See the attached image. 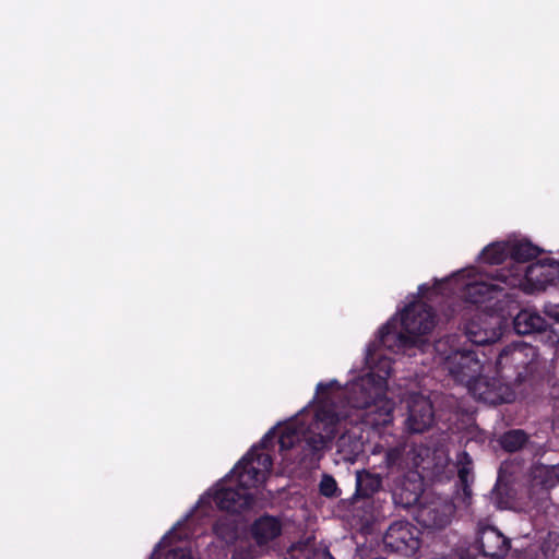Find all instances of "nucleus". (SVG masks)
Returning a JSON list of instances; mask_svg holds the SVG:
<instances>
[{
    "instance_id": "nucleus-19",
    "label": "nucleus",
    "mask_w": 559,
    "mask_h": 559,
    "mask_svg": "<svg viewBox=\"0 0 559 559\" xmlns=\"http://www.w3.org/2000/svg\"><path fill=\"white\" fill-rule=\"evenodd\" d=\"M236 525L229 519L218 521L214 526V534L223 542L229 543L236 537Z\"/></svg>"
},
{
    "instance_id": "nucleus-28",
    "label": "nucleus",
    "mask_w": 559,
    "mask_h": 559,
    "mask_svg": "<svg viewBox=\"0 0 559 559\" xmlns=\"http://www.w3.org/2000/svg\"><path fill=\"white\" fill-rule=\"evenodd\" d=\"M381 451H382V448L376 447L374 450L372 451V454L376 455V454L380 453Z\"/></svg>"
},
{
    "instance_id": "nucleus-14",
    "label": "nucleus",
    "mask_w": 559,
    "mask_h": 559,
    "mask_svg": "<svg viewBox=\"0 0 559 559\" xmlns=\"http://www.w3.org/2000/svg\"><path fill=\"white\" fill-rule=\"evenodd\" d=\"M479 544L486 556H503L508 548V539L495 527L486 526L479 530Z\"/></svg>"
},
{
    "instance_id": "nucleus-3",
    "label": "nucleus",
    "mask_w": 559,
    "mask_h": 559,
    "mask_svg": "<svg viewBox=\"0 0 559 559\" xmlns=\"http://www.w3.org/2000/svg\"><path fill=\"white\" fill-rule=\"evenodd\" d=\"M510 265L499 270L495 275L488 274L478 267L463 269L450 277L435 281L432 286L424 284L419 286L423 297L432 298L437 295H454L461 300L479 304L484 302L504 289L500 281V274L510 275L519 264L530 265L532 260L538 257L539 249L525 239H510Z\"/></svg>"
},
{
    "instance_id": "nucleus-1",
    "label": "nucleus",
    "mask_w": 559,
    "mask_h": 559,
    "mask_svg": "<svg viewBox=\"0 0 559 559\" xmlns=\"http://www.w3.org/2000/svg\"><path fill=\"white\" fill-rule=\"evenodd\" d=\"M435 328L431 309L423 301L407 305L392 317L367 347L362 374L343 388L336 380L319 382L313 401L289 420L277 425L281 452L301 449L300 461L329 448L345 420L364 419L385 426L393 420V404L385 397L392 371V354L426 349L427 335Z\"/></svg>"
},
{
    "instance_id": "nucleus-23",
    "label": "nucleus",
    "mask_w": 559,
    "mask_h": 559,
    "mask_svg": "<svg viewBox=\"0 0 559 559\" xmlns=\"http://www.w3.org/2000/svg\"><path fill=\"white\" fill-rule=\"evenodd\" d=\"M320 492L325 497H334L337 493V485L333 477L324 475L320 481Z\"/></svg>"
},
{
    "instance_id": "nucleus-16",
    "label": "nucleus",
    "mask_w": 559,
    "mask_h": 559,
    "mask_svg": "<svg viewBox=\"0 0 559 559\" xmlns=\"http://www.w3.org/2000/svg\"><path fill=\"white\" fill-rule=\"evenodd\" d=\"M510 240L507 241H498L488 245L483 249L478 259L481 263L485 264H499L504 261V259L510 255Z\"/></svg>"
},
{
    "instance_id": "nucleus-2",
    "label": "nucleus",
    "mask_w": 559,
    "mask_h": 559,
    "mask_svg": "<svg viewBox=\"0 0 559 559\" xmlns=\"http://www.w3.org/2000/svg\"><path fill=\"white\" fill-rule=\"evenodd\" d=\"M275 440L278 442L277 426L265 435L260 445L253 447L242 457L226 479L205 492L194 509L176 523L163 537L152 559H192L190 550L177 543L189 537L190 521L209 516L213 511V504L229 512H239L257 506L260 488L265 483L272 465L267 448Z\"/></svg>"
},
{
    "instance_id": "nucleus-5",
    "label": "nucleus",
    "mask_w": 559,
    "mask_h": 559,
    "mask_svg": "<svg viewBox=\"0 0 559 559\" xmlns=\"http://www.w3.org/2000/svg\"><path fill=\"white\" fill-rule=\"evenodd\" d=\"M504 288H520L525 293L546 289L548 285L559 283V262L543 260L530 265L519 264L510 275L500 274Z\"/></svg>"
},
{
    "instance_id": "nucleus-10",
    "label": "nucleus",
    "mask_w": 559,
    "mask_h": 559,
    "mask_svg": "<svg viewBox=\"0 0 559 559\" xmlns=\"http://www.w3.org/2000/svg\"><path fill=\"white\" fill-rule=\"evenodd\" d=\"M283 532L282 521L264 515L255 520L250 527V536L262 550H269Z\"/></svg>"
},
{
    "instance_id": "nucleus-11",
    "label": "nucleus",
    "mask_w": 559,
    "mask_h": 559,
    "mask_svg": "<svg viewBox=\"0 0 559 559\" xmlns=\"http://www.w3.org/2000/svg\"><path fill=\"white\" fill-rule=\"evenodd\" d=\"M454 514V506L449 502H432L419 509L417 520L426 527L443 528L450 524Z\"/></svg>"
},
{
    "instance_id": "nucleus-21",
    "label": "nucleus",
    "mask_w": 559,
    "mask_h": 559,
    "mask_svg": "<svg viewBox=\"0 0 559 559\" xmlns=\"http://www.w3.org/2000/svg\"><path fill=\"white\" fill-rule=\"evenodd\" d=\"M338 451L344 453L345 457L350 459L362 450L360 440H353L347 444L346 436H342L337 442Z\"/></svg>"
},
{
    "instance_id": "nucleus-6",
    "label": "nucleus",
    "mask_w": 559,
    "mask_h": 559,
    "mask_svg": "<svg viewBox=\"0 0 559 559\" xmlns=\"http://www.w3.org/2000/svg\"><path fill=\"white\" fill-rule=\"evenodd\" d=\"M559 481V466H534L521 502L497 501L500 509H516L523 511L538 510L543 508L549 498V489Z\"/></svg>"
},
{
    "instance_id": "nucleus-25",
    "label": "nucleus",
    "mask_w": 559,
    "mask_h": 559,
    "mask_svg": "<svg viewBox=\"0 0 559 559\" xmlns=\"http://www.w3.org/2000/svg\"><path fill=\"white\" fill-rule=\"evenodd\" d=\"M400 456V451L396 450V449H391V450H388L385 451V464L386 466H392L396 460L399 459Z\"/></svg>"
},
{
    "instance_id": "nucleus-27",
    "label": "nucleus",
    "mask_w": 559,
    "mask_h": 559,
    "mask_svg": "<svg viewBox=\"0 0 559 559\" xmlns=\"http://www.w3.org/2000/svg\"><path fill=\"white\" fill-rule=\"evenodd\" d=\"M545 312L548 317L559 321V305H547L545 307Z\"/></svg>"
},
{
    "instance_id": "nucleus-17",
    "label": "nucleus",
    "mask_w": 559,
    "mask_h": 559,
    "mask_svg": "<svg viewBox=\"0 0 559 559\" xmlns=\"http://www.w3.org/2000/svg\"><path fill=\"white\" fill-rule=\"evenodd\" d=\"M356 480L357 489L364 496H369L381 487V478L369 472H358Z\"/></svg>"
},
{
    "instance_id": "nucleus-8",
    "label": "nucleus",
    "mask_w": 559,
    "mask_h": 559,
    "mask_svg": "<svg viewBox=\"0 0 559 559\" xmlns=\"http://www.w3.org/2000/svg\"><path fill=\"white\" fill-rule=\"evenodd\" d=\"M419 532L403 521L393 523L386 531L383 542L388 548L406 556L414 555L419 548Z\"/></svg>"
},
{
    "instance_id": "nucleus-20",
    "label": "nucleus",
    "mask_w": 559,
    "mask_h": 559,
    "mask_svg": "<svg viewBox=\"0 0 559 559\" xmlns=\"http://www.w3.org/2000/svg\"><path fill=\"white\" fill-rule=\"evenodd\" d=\"M526 441V436L521 430H512L504 433L501 438V445L507 451H516L519 450Z\"/></svg>"
},
{
    "instance_id": "nucleus-4",
    "label": "nucleus",
    "mask_w": 559,
    "mask_h": 559,
    "mask_svg": "<svg viewBox=\"0 0 559 559\" xmlns=\"http://www.w3.org/2000/svg\"><path fill=\"white\" fill-rule=\"evenodd\" d=\"M437 362L443 366L452 378L465 384L472 394L486 403L510 402L513 394L498 380H489L483 372L485 366L476 352L461 350L456 337L439 340L435 346Z\"/></svg>"
},
{
    "instance_id": "nucleus-7",
    "label": "nucleus",
    "mask_w": 559,
    "mask_h": 559,
    "mask_svg": "<svg viewBox=\"0 0 559 559\" xmlns=\"http://www.w3.org/2000/svg\"><path fill=\"white\" fill-rule=\"evenodd\" d=\"M404 403L406 404L405 427L408 431L423 432L432 425L435 413L432 404L427 396L408 393Z\"/></svg>"
},
{
    "instance_id": "nucleus-26",
    "label": "nucleus",
    "mask_w": 559,
    "mask_h": 559,
    "mask_svg": "<svg viewBox=\"0 0 559 559\" xmlns=\"http://www.w3.org/2000/svg\"><path fill=\"white\" fill-rule=\"evenodd\" d=\"M231 559H253V555L249 549L239 548L234 552Z\"/></svg>"
},
{
    "instance_id": "nucleus-18",
    "label": "nucleus",
    "mask_w": 559,
    "mask_h": 559,
    "mask_svg": "<svg viewBox=\"0 0 559 559\" xmlns=\"http://www.w3.org/2000/svg\"><path fill=\"white\" fill-rule=\"evenodd\" d=\"M459 477L464 486L463 491L466 496L471 495L468 483L472 480L471 459L466 453H461L457 456Z\"/></svg>"
},
{
    "instance_id": "nucleus-15",
    "label": "nucleus",
    "mask_w": 559,
    "mask_h": 559,
    "mask_svg": "<svg viewBox=\"0 0 559 559\" xmlns=\"http://www.w3.org/2000/svg\"><path fill=\"white\" fill-rule=\"evenodd\" d=\"M544 319L534 310L524 309L514 318V329L519 334H530L544 329Z\"/></svg>"
},
{
    "instance_id": "nucleus-12",
    "label": "nucleus",
    "mask_w": 559,
    "mask_h": 559,
    "mask_svg": "<svg viewBox=\"0 0 559 559\" xmlns=\"http://www.w3.org/2000/svg\"><path fill=\"white\" fill-rule=\"evenodd\" d=\"M536 357V350L526 343H513L507 346L499 355L497 365L503 369L507 366L515 368L524 367L533 361Z\"/></svg>"
},
{
    "instance_id": "nucleus-13",
    "label": "nucleus",
    "mask_w": 559,
    "mask_h": 559,
    "mask_svg": "<svg viewBox=\"0 0 559 559\" xmlns=\"http://www.w3.org/2000/svg\"><path fill=\"white\" fill-rule=\"evenodd\" d=\"M423 492V480L417 473L412 475L402 483L396 484L392 489V496L395 503L403 507L415 504Z\"/></svg>"
},
{
    "instance_id": "nucleus-24",
    "label": "nucleus",
    "mask_w": 559,
    "mask_h": 559,
    "mask_svg": "<svg viewBox=\"0 0 559 559\" xmlns=\"http://www.w3.org/2000/svg\"><path fill=\"white\" fill-rule=\"evenodd\" d=\"M542 341L550 346H555L559 343V334L554 330L544 331L542 334Z\"/></svg>"
},
{
    "instance_id": "nucleus-9",
    "label": "nucleus",
    "mask_w": 559,
    "mask_h": 559,
    "mask_svg": "<svg viewBox=\"0 0 559 559\" xmlns=\"http://www.w3.org/2000/svg\"><path fill=\"white\" fill-rule=\"evenodd\" d=\"M501 320L493 314H479L471 320L465 328L468 341L476 345L496 342L501 335Z\"/></svg>"
},
{
    "instance_id": "nucleus-22",
    "label": "nucleus",
    "mask_w": 559,
    "mask_h": 559,
    "mask_svg": "<svg viewBox=\"0 0 559 559\" xmlns=\"http://www.w3.org/2000/svg\"><path fill=\"white\" fill-rule=\"evenodd\" d=\"M546 559H559V535H550L544 548Z\"/></svg>"
}]
</instances>
